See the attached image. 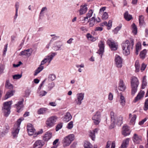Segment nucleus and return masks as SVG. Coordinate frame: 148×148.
Returning <instances> with one entry per match:
<instances>
[{
	"mask_svg": "<svg viewBox=\"0 0 148 148\" xmlns=\"http://www.w3.org/2000/svg\"><path fill=\"white\" fill-rule=\"evenodd\" d=\"M12 101H10L4 103L3 106L2 107V110L4 116L5 117L8 116L10 112L11 105Z\"/></svg>",
	"mask_w": 148,
	"mask_h": 148,
	"instance_id": "nucleus-2",
	"label": "nucleus"
},
{
	"mask_svg": "<svg viewBox=\"0 0 148 148\" xmlns=\"http://www.w3.org/2000/svg\"><path fill=\"white\" fill-rule=\"evenodd\" d=\"M129 140L130 139L127 138L123 140L121 146V148H126L129 144Z\"/></svg>",
	"mask_w": 148,
	"mask_h": 148,
	"instance_id": "nucleus-29",
	"label": "nucleus"
},
{
	"mask_svg": "<svg viewBox=\"0 0 148 148\" xmlns=\"http://www.w3.org/2000/svg\"><path fill=\"white\" fill-rule=\"evenodd\" d=\"M125 19L127 21H129L132 18V16L129 14L128 12H126L124 14Z\"/></svg>",
	"mask_w": 148,
	"mask_h": 148,
	"instance_id": "nucleus-33",
	"label": "nucleus"
},
{
	"mask_svg": "<svg viewBox=\"0 0 148 148\" xmlns=\"http://www.w3.org/2000/svg\"><path fill=\"white\" fill-rule=\"evenodd\" d=\"M115 61L117 67L121 68L122 67L123 60L122 58L119 56L116 55L115 56Z\"/></svg>",
	"mask_w": 148,
	"mask_h": 148,
	"instance_id": "nucleus-12",
	"label": "nucleus"
},
{
	"mask_svg": "<svg viewBox=\"0 0 148 148\" xmlns=\"http://www.w3.org/2000/svg\"><path fill=\"white\" fill-rule=\"evenodd\" d=\"M86 37L89 40L92 41H94V38L92 36H91L90 34L88 33L86 35Z\"/></svg>",
	"mask_w": 148,
	"mask_h": 148,
	"instance_id": "nucleus-50",
	"label": "nucleus"
},
{
	"mask_svg": "<svg viewBox=\"0 0 148 148\" xmlns=\"http://www.w3.org/2000/svg\"><path fill=\"white\" fill-rule=\"evenodd\" d=\"M111 144V142L108 141L106 144V148H110V146ZM115 144L114 142H112L111 144V148H115Z\"/></svg>",
	"mask_w": 148,
	"mask_h": 148,
	"instance_id": "nucleus-34",
	"label": "nucleus"
},
{
	"mask_svg": "<svg viewBox=\"0 0 148 148\" xmlns=\"http://www.w3.org/2000/svg\"><path fill=\"white\" fill-rule=\"evenodd\" d=\"M146 76H145L143 77V81H142V88L143 89H144L145 88V87L147 85V82H146Z\"/></svg>",
	"mask_w": 148,
	"mask_h": 148,
	"instance_id": "nucleus-37",
	"label": "nucleus"
},
{
	"mask_svg": "<svg viewBox=\"0 0 148 148\" xmlns=\"http://www.w3.org/2000/svg\"><path fill=\"white\" fill-rule=\"evenodd\" d=\"M22 77L21 75L17 74L13 76V78L14 79H18L21 78Z\"/></svg>",
	"mask_w": 148,
	"mask_h": 148,
	"instance_id": "nucleus-55",
	"label": "nucleus"
},
{
	"mask_svg": "<svg viewBox=\"0 0 148 148\" xmlns=\"http://www.w3.org/2000/svg\"><path fill=\"white\" fill-rule=\"evenodd\" d=\"M84 94L82 93H80L77 94V101H76L77 104L80 105L82 103V101L84 99Z\"/></svg>",
	"mask_w": 148,
	"mask_h": 148,
	"instance_id": "nucleus-22",
	"label": "nucleus"
},
{
	"mask_svg": "<svg viewBox=\"0 0 148 148\" xmlns=\"http://www.w3.org/2000/svg\"><path fill=\"white\" fill-rule=\"evenodd\" d=\"M132 32L135 34L137 33V28L136 26L134 23H133L132 25Z\"/></svg>",
	"mask_w": 148,
	"mask_h": 148,
	"instance_id": "nucleus-44",
	"label": "nucleus"
},
{
	"mask_svg": "<svg viewBox=\"0 0 148 148\" xmlns=\"http://www.w3.org/2000/svg\"><path fill=\"white\" fill-rule=\"evenodd\" d=\"M62 127V123H58L56 126V131H58L60 129H61Z\"/></svg>",
	"mask_w": 148,
	"mask_h": 148,
	"instance_id": "nucleus-49",
	"label": "nucleus"
},
{
	"mask_svg": "<svg viewBox=\"0 0 148 148\" xmlns=\"http://www.w3.org/2000/svg\"><path fill=\"white\" fill-rule=\"evenodd\" d=\"M8 47V44H6L4 46V50L3 52V54L5 55V54L6 52L7 51Z\"/></svg>",
	"mask_w": 148,
	"mask_h": 148,
	"instance_id": "nucleus-61",
	"label": "nucleus"
},
{
	"mask_svg": "<svg viewBox=\"0 0 148 148\" xmlns=\"http://www.w3.org/2000/svg\"><path fill=\"white\" fill-rule=\"evenodd\" d=\"M55 86L54 83L52 82L48 84V88H49V90H51Z\"/></svg>",
	"mask_w": 148,
	"mask_h": 148,
	"instance_id": "nucleus-51",
	"label": "nucleus"
},
{
	"mask_svg": "<svg viewBox=\"0 0 148 148\" xmlns=\"http://www.w3.org/2000/svg\"><path fill=\"white\" fill-rule=\"evenodd\" d=\"M47 93V92L45 91H41L40 92V96H43L45 95Z\"/></svg>",
	"mask_w": 148,
	"mask_h": 148,
	"instance_id": "nucleus-59",
	"label": "nucleus"
},
{
	"mask_svg": "<svg viewBox=\"0 0 148 148\" xmlns=\"http://www.w3.org/2000/svg\"><path fill=\"white\" fill-rule=\"evenodd\" d=\"M134 45V41L133 39L130 40V41L126 40L122 43V49L123 50V53L125 55L127 56L130 54V48L131 47L132 49Z\"/></svg>",
	"mask_w": 148,
	"mask_h": 148,
	"instance_id": "nucleus-1",
	"label": "nucleus"
},
{
	"mask_svg": "<svg viewBox=\"0 0 148 148\" xmlns=\"http://www.w3.org/2000/svg\"><path fill=\"white\" fill-rule=\"evenodd\" d=\"M100 112L98 111L92 117V119L94 123L96 125H98L101 121Z\"/></svg>",
	"mask_w": 148,
	"mask_h": 148,
	"instance_id": "nucleus-8",
	"label": "nucleus"
},
{
	"mask_svg": "<svg viewBox=\"0 0 148 148\" xmlns=\"http://www.w3.org/2000/svg\"><path fill=\"white\" fill-rule=\"evenodd\" d=\"M56 54V53H52L50 55L47 56V58H45L41 61V64L40 65L42 66V65L44 64L47 62V60H49V62H50L51 61L52 59L55 56Z\"/></svg>",
	"mask_w": 148,
	"mask_h": 148,
	"instance_id": "nucleus-13",
	"label": "nucleus"
},
{
	"mask_svg": "<svg viewBox=\"0 0 148 148\" xmlns=\"http://www.w3.org/2000/svg\"><path fill=\"white\" fill-rule=\"evenodd\" d=\"M23 119V118L19 119L17 120L16 123L14 125L12 132V135L14 138L17 136L20 130V125Z\"/></svg>",
	"mask_w": 148,
	"mask_h": 148,
	"instance_id": "nucleus-5",
	"label": "nucleus"
},
{
	"mask_svg": "<svg viewBox=\"0 0 148 148\" xmlns=\"http://www.w3.org/2000/svg\"><path fill=\"white\" fill-rule=\"evenodd\" d=\"M46 79H45L43 81H42V83L40 84V85L38 87V90H40L41 87L44 84V82L45 81Z\"/></svg>",
	"mask_w": 148,
	"mask_h": 148,
	"instance_id": "nucleus-63",
	"label": "nucleus"
},
{
	"mask_svg": "<svg viewBox=\"0 0 148 148\" xmlns=\"http://www.w3.org/2000/svg\"><path fill=\"white\" fill-rule=\"evenodd\" d=\"M98 131V129L95 128L92 131H91L90 132L89 136L93 140H95V135L96 134H97Z\"/></svg>",
	"mask_w": 148,
	"mask_h": 148,
	"instance_id": "nucleus-23",
	"label": "nucleus"
},
{
	"mask_svg": "<svg viewBox=\"0 0 148 148\" xmlns=\"http://www.w3.org/2000/svg\"><path fill=\"white\" fill-rule=\"evenodd\" d=\"M147 53V50L146 49H144L142 51L140 52V58L143 59L145 58L146 53Z\"/></svg>",
	"mask_w": 148,
	"mask_h": 148,
	"instance_id": "nucleus-38",
	"label": "nucleus"
},
{
	"mask_svg": "<svg viewBox=\"0 0 148 148\" xmlns=\"http://www.w3.org/2000/svg\"><path fill=\"white\" fill-rule=\"evenodd\" d=\"M132 116V114L131 113H130L129 114V119H131L130 123V124L134 125L135 124L136 120V116L135 114H134L133 115V116L131 118Z\"/></svg>",
	"mask_w": 148,
	"mask_h": 148,
	"instance_id": "nucleus-27",
	"label": "nucleus"
},
{
	"mask_svg": "<svg viewBox=\"0 0 148 148\" xmlns=\"http://www.w3.org/2000/svg\"><path fill=\"white\" fill-rule=\"evenodd\" d=\"M43 68L44 67L43 66L40 65L35 70L34 75L35 76L37 75L43 69Z\"/></svg>",
	"mask_w": 148,
	"mask_h": 148,
	"instance_id": "nucleus-35",
	"label": "nucleus"
},
{
	"mask_svg": "<svg viewBox=\"0 0 148 148\" xmlns=\"http://www.w3.org/2000/svg\"><path fill=\"white\" fill-rule=\"evenodd\" d=\"M5 87L8 89H12L13 88V86L10 83L9 80H7L6 81Z\"/></svg>",
	"mask_w": 148,
	"mask_h": 148,
	"instance_id": "nucleus-39",
	"label": "nucleus"
},
{
	"mask_svg": "<svg viewBox=\"0 0 148 148\" xmlns=\"http://www.w3.org/2000/svg\"><path fill=\"white\" fill-rule=\"evenodd\" d=\"M121 27V26H119L116 27L114 30L113 32L115 34L117 33L120 30Z\"/></svg>",
	"mask_w": 148,
	"mask_h": 148,
	"instance_id": "nucleus-53",
	"label": "nucleus"
},
{
	"mask_svg": "<svg viewBox=\"0 0 148 148\" xmlns=\"http://www.w3.org/2000/svg\"><path fill=\"white\" fill-rule=\"evenodd\" d=\"M147 65L145 64L144 63H143L142 64L141 67L140 68V71L142 72H143V71H144L146 68V67Z\"/></svg>",
	"mask_w": 148,
	"mask_h": 148,
	"instance_id": "nucleus-57",
	"label": "nucleus"
},
{
	"mask_svg": "<svg viewBox=\"0 0 148 148\" xmlns=\"http://www.w3.org/2000/svg\"><path fill=\"white\" fill-rule=\"evenodd\" d=\"M135 66L136 68L135 71L136 72H138L140 71V65L138 60H136L135 63Z\"/></svg>",
	"mask_w": 148,
	"mask_h": 148,
	"instance_id": "nucleus-42",
	"label": "nucleus"
},
{
	"mask_svg": "<svg viewBox=\"0 0 148 148\" xmlns=\"http://www.w3.org/2000/svg\"><path fill=\"white\" fill-rule=\"evenodd\" d=\"M93 12L92 10H90L89 11L88 13L87 14L86 16L84 17V19L82 21H86L88 20V18H90L92 15Z\"/></svg>",
	"mask_w": 148,
	"mask_h": 148,
	"instance_id": "nucleus-30",
	"label": "nucleus"
},
{
	"mask_svg": "<svg viewBox=\"0 0 148 148\" xmlns=\"http://www.w3.org/2000/svg\"><path fill=\"white\" fill-rule=\"evenodd\" d=\"M98 47L99 48V49L98 51L97 52V53L99 55H101V58L104 51V42L102 40L100 41L98 44Z\"/></svg>",
	"mask_w": 148,
	"mask_h": 148,
	"instance_id": "nucleus-10",
	"label": "nucleus"
},
{
	"mask_svg": "<svg viewBox=\"0 0 148 148\" xmlns=\"http://www.w3.org/2000/svg\"><path fill=\"white\" fill-rule=\"evenodd\" d=\"M44 144V142L42 141L38 140L35 142L33 147L34 148H41L43 146Z\"/></svg>",
	"mask_w": 148,
	"mask_h": 148,
	"instance_id": "nucleus-16",
	"label": "nucleus"
},
{
	"mask_svg": "<svg viewBox=\"0 0 148 148\" xmlns=\"http://www.w3.org/2000/svg\"><path fill=\"white\" fill-rule=\"evenodd\" d=\"M33 52L32 49H28L21 51L20 54V56H25L27 57L30 56Z\"/></svg>",
	"mask_w": 148,
	"mask_h": 148,
	"instance_id": "nucleus-14",
	"label": "nucleus"
},
{
	"mask_svg": "<svg viewBox=\"0 0 148 148\" xmlns=\"http://www.w3.org/2000/svg\"><path fill=\"white\" fill-rule=\"evenodd\" d=\"M57 118L56 116H51L46 121V123L48 127H51L55 124Z\"/></svg>",
	"mask_w": 148,
	"mask_h": 148,
	"instance_id": "nucleus-7",
	"label": "nucleus"
},
{
	"mask_svg": "<svg viewBox=\"0 0 148 148\" xmlns=\"http://www.w3.org/2000/svg\"><path fill=\"white\" fill-rule=\"evenodd\" d=\"M103 28L101 27H96L95 29V31H101L103 30Z\"/></svg>",
	"mask_w": 148,
	"mask_h": 148,
	"instance_id": "nucleus-58",
	"label": "nucleus"
},
{
	"mask_svg": "<svg viewBox=\"0 0 148 148\" xmlns=\"http://www.w3.org/2000/svg\"><path fill=\"white\" fill-rule=\"evenodd\" d=\"M107 44L112 50L115 51L117 49V45L112 39L111 38L108 39L107 41Z\"/></svg>",
	"mask_w": 148,
	"mask_h": 148,
	"instance_id": "nucleus-9",
	"label": "nucleus"
},
{
	"mask_svg": "<svg viewBox=\"0 0 148 148\" xmlns=\"http://www.w3.org/2000/svg\"><path fill=\"white\" fill-rule=\"evenodd\" d=\"M62 45H60L59 46H56L54 47V50L56 51L59 50L61 46Z\"/></svg>",
	"mask_w": 148,
	"mask_h": 148,
	"instance_id": "nucleus-64",
	"label": "nucleus"
},
{
	"mask_svg": "<svg viewBox=\"0 0 148 148\" xmlns=\"http://www.w3.org/2000/svg\"><path fill=\"white\" fill-rule=\"evenodd\" d=\"M52 136V133L48 131L46 132L43 137V139L45 141H47L50 139Z\"/></svg>",
	"mask_w": 148,
	"mask_h": 148,
	"instance_id": "nucleus-25",
	"label": "nucleus"
},
{
	"mask_svg": "<svg viewBox=\"0 0 148 148\" xmlns=\"http://www.w3.org/2000/svg\"><path fill=\"white\" fill-rule=\"evenodd\" d=\"M47 110V109L46 108H41L38 110L37 113L39 114H44L45 113Z\"/></svg>",
	"mask_w": 148,
	"mask_h": 148,
	"instance_id": "nucleus-40",
	"label": "nucleus"
},
{
	"mask_svg": "<svg viewBox=\"0 0 148 148\" xmlns=\"http://www.w3.org/2000/svg\"><path fill=\"white\" fill-rule=\"evenodd\" d=\"M75 138V136L73 134H71L64 137L62 140L63 146L66 147L69 145Z\"/></svg>",
	"mask_w": 148,
	"mask_h": 148,
	"instance_id": "nucleus-6",
	"label": "nucleus"
},
{
	"mask_svg": "<svg viewBox=\"0 0 148 148\" xmlns=\"http://www.w3.org/2000/svg\"><path fill=\"white\" fill-rule=\"evenodd\" d=\"M47 10V8L46 7H44L42 8L40 14L39 16L41 17L44 16V12L45 11H46Z\"/></svg>",
	"mask_w": 148,
	"mask_h": 148,
	"instance_id": "nucleus-46",
	"label": "nucleus"
},
{
	"mask_svg": "<svg viewBox=\"0 0 148 148\" xmlns=\"http://www.w3.org/2000/svg\"><path fill=\"white\" fill-rule=\"evenodd\" d=\"M72 118V116L70 113L67 112L65 115L63 119V121L64 122H67L71 120Z\"/></svg>",
	"mask_w": 148,
	"mask_h": 148,
	"instance_id": "nucleus-26",
	"label": "nucleus"
},
{
	"mask_svg": "<svg viewBox=\"0 0 148 148\" xmlns=\"http://www.w3.org/2000/svg\"><path fill=\"white\" fill-rule=\"evenodd\" d=\"M126 88V86L125 84L123 81L122 79H120L118 86V89L120 91H123Z\"/></svg>",
	"mask_w": 148,
	"mask_h": 148,
	"instance_id": "nucleus-20",
	"label": "nucleus"
},
{
	"mask_svg": "<svg viewBox=\"0 0 148 148\" xmlns=\"http://www.w3.org/2000/svg\"><path fill=\"white\" fill-rule=\"evenodd\" d=\"M87 6V5L86 4L80 6V9L79 10L80 15H82L86 13L88 10Z\"/></svg>",
	"mask_w": 148,
	"mask_h": 148,
	"instance_id": "nucleus-19",
	"label": "nucleus"
},
{
	"mask_svg": "<svg viewBox=\"0 0 148 148\" xmlns=\"http://www.w3.org/2000/svg\"><path fill=\"white\" fill-rule=\"evenodd\" d=\"M139 82L137 78L134 77L131 79V84L132 88V94L134 95L137 90Z\"/></svg>",
	"mask_w": 148,
	"mask_h": 148,
	"instance_id": "nucleus-3",
	"label": "nucleus"
},
{
	"mask_svg": "<svg viewBox=\"0 0 148 148\" xmlns=\"http://www.w3.org/2000/svg\"><path fill=\"white\" fill-rule=\"evenodd\" d=\"M27 129L28 134L30 136H33L34 138L36 137L38 135L42 134L43 132L42 130L37 132H36V130L33 127L32 125L30 123L28 124L27 125Z\"/></svg>",
	"mask_w": 148,
	"mask_h": 148,
	"instance_id": "nucleus-4",
	"label": "nucleus"
},
{
	"mask_svg": "<svg viewBox=\"0 0 148 148\" xmlns=\"http://www.w3.org/2000/svg\"><path fill=\"white\" fill-rule=\"evenodd\" d=\"M56 76L54 75L51 74L49 75L48 79L49 80L52 81L56 79Z\"/></svg>",
	"mask_w": 148,
	"mask_h": 148,
	"instance_id": "nucleus-47",
	"label": "nucleus"
},
{
	"mask_svg": "<svg viewBox=\"0 0 148 148\" xmlns=\"http://www.w3.org/2000/svg\"><path fill=\"white\" fill-rule=\"evenodd\" d=\"M148 109V99H147L145 103L144 110H147Z\"/></svg>",
	"mask_w": 148,
	"mask_h": 148,
	"instance_id": "nucleus-54",
	"label": "nucleus"
},
{
	"mask_svg": "<svg viewBox=\"0 0 148 148\" xmlns=\"http://www.w3.org/2000/svg\"><path fill=\"white\" fill-rule=\"evenodd\" d=\"M112 22L111 20H109L107 24V29H109L111 27L112 25Z\"/></svg>",
	"mask_w": 148,
	"mask_h": 148,
	"instance_id": "nucleus-56",
	"label": "nucleus"
},
{
	"mask_svg": "<svg viewBox=\"0 0 148 148\" xmlns=\"http://www.w3.org/2000/svg\"><path fill=\"white\" fill-rule=\"evenodd\" d=\"M96 21V19L94 17H93L89 19L88 22H90L89 24L90 27H92L95 24Z\"/></svg>",
	"mask_w": 148,
	"mask_h": 148,
	"instance_id": "nucleus-32",
	"label": "nucleus"
},
{
	"mask_svg": "<svg viewBox=\"0 0 148 148\" xmlns=\"http://www.w3.org/2000/svg\"><path fill=\"white\" fill-rule=\"evenodd\" d=\"M15 92V91L14 90H9L8 91L5 95V99H7L8 98L14 95V93Z\"/></svg>",
	"mask_w": 148,
	"mask_h": 148,
	"instance_id": "nucleus-28",
	"label": "nucleus"
},
{
	"mask_svg": "<svg viewBox=\"0 0 148 148\" xmlns=\"http://www.w3.org/2000/svg\"><path fill=\"white\" fill-rule=\"evenodd\" d=\"M110 116L111 119V124L109 126L110 129L113 128L114 127L115 124V118L114 113L113 112H111L110 113Z\"/></svg>",
	"mask_w": 148,
	"mask_h": 148,
	"instance_id": "nucleus-21",
	"label": "nucleus"
},
{
	"mask_svg": "<svg viewBox=\"0 0 148 148\" xmlns=\"http://www.w3.org/2000/svg\"><path fill=\"white\" fill-rule=\"evenodd\" d=\"M116 116L114 115L115 123L119 126H121L123 123V117L119 116L116 119Z\"/></svg>",
	"mask_w": 148,
	"mask_h": 148,
	"instance_id": "nucleus-24",
	"label": "nucleus"
},
{
	"mask_svg": "<svg viewBox=\"0 0 148 148\" xmlns=\"http://www.w3.org/2000/svg\"><path fill=\"white\" fill-rule=\"evenodd\" d=\"M23 102L24 99H22L21 100L18 101L16 104L14 105V106L16 107L17 111L18 112H20L22 110L23 106Z\"/></svg>",
	"mask_w": 148,
	"mask_h": 148,
	"instance_id": "nucleus-11",
	"label": "nucleus"
},
{
	"mask_svg": "<svg viewBox=\"0 0 148 148\" xmlns=\"http://www.w3.org/2000/svg\"><path fill=\"white\" fill-rule=\"evenodd\" d=\"M73 127V122L71 121L69 122L67 126V128L68 129H71Z\"/></svg>",
	"mask_w": 148,
	"mask_h": 148,
	"instance_id": "nucleus-48",
	"label": "nucleus"
},
{
	"mask_svg": "<svg viewBox=\"0 0 148 148\" xmlns=\"http://www.w3.org/2000/svg\"><path fill=\"white\" fill-rule=\"evenodd\" d=\"M108 18V13L105 12L104 13L102 17V19L103 20H105Z\"/></svg>",
	"mask_w": 148,
	"mask_h": 148,
	"instance_id": "nucleus-52",
	"label": "nucleus"
},
{
	"mask_svg": "<svg viewBox=\"0 0 148 148\" xmlns=\"http://www.w3.org/2000/svg\"><path fill=\"white\" fill-rule=\"evenodd\" d=\"M113 98V95L111 93H110L108 96V99L110 100H112Z\"/></svg>",
	"mask_w": 148,
	"mask_h": 148,
	"instance_id": "nucleus-62",
	"label": "nucleus"
},
{
	"mask_svg": "<svg viewBox=\"0 0 148 148\" xmlns=\"http://www.w3.org/2000/svg\"><path fill=\"white\" fill-rule=\"evenodd\" d=\"M120 102L121 105L123 106L125 105V97L122 95L120 96Z\"/></svg>",
	"mask_w": 148,
	"mask_h": 148,
	"instance_id": "nucleus-41",
	"label": "nucleus"
},
{
	"mask_svg": "<svg viewBox=\"0 0 148 148\" xmlns=\"http://www.w3.org/2000/svg\"><path fill=\"white\" fill-rule=\"evenodd\" d=\"M85 148H93L92 145L88 142H86L84 145Z\"/></svg>",
	"mask_w": 148,
	"mask_h": 148,
	"instance_id": "nucleus-45",
	"label": "nucleus"
},
{
	"mask_svg": "<svg viewBox=\"0 0 148 148\" xmlns=\"http://www.w3.org/2000/svg\"><path fill=\"white\" fill-rule=\"evenodd\" d=\"M132 139L135 143L139 144L142 141V137L136 134H134L133 137Z\"/></svg>",
	"mask_w": 148,
	"mask_h": 148,
	"instance_id": "nucleus-15",
	"label": "nucleus"
},
{
	"mask_svg": "<svg viewBox=\"0 0 148 148\" xmlns=\"http://www.w3.org/2000/svg\"><path fill=\"white\" fill-rule=\"evenodd\" d=\"M122 134L125 136L128 135L130 134L129 127L127 125H125L123 127Z\"/></svg>",
	"mask_w": 148,
	"mask_h": 148,
	"instance_id": "nucleus-17",
	"label": "nucleus"
},
{
	"mask_svg": "<svg viewBox=\"0 0 148 148\" xmlns=\"http://www.w3.org/2000/svg\"><path fill=\"white\" fill-rule=\"evenodd\" d=\"M147 120V119L145 118L144 119H143L141 121H140L139 123V124L140 125H141L143 124Z\"/></svg>",
	"mask_w": 148,
	"mask_h": 148,
	"instance_id": "nucleus-60",
	"label": "nucleus"
},
{
	"mask_svg": "<svg viewBox=\"0 0 148 148\" xmlns=\"http://www.w3.org/2000/svg\"><path fill=\"white\" fill-rule=\"evenodd\" d=\"M141 49V45L139 43H137L136 45V51L135 53L136 55L138 54V51Z\"/></svg>",
	"mask_w": 148,
	"mask_h": 148,
	"instance_id": "nucleus-43",
	"label": "nucleus"
},
{
	"mask_svg": "<svg viewBox=\"0 0 148 148\" xmlns=\"http://www.w3.org/2000/svg\"><path fill=\"white\" fill-rule=\"evenodd\" d=\"M9 129L10 127L8 125L6 124L3 127V128L1 129L0 132V134L2 136H4L6 134L8 133Z\"/></svg>",
	"mask_w": 148,
	"mask_h": 148,
	"instance_id": "nucleus-18",
	"label": "nucleus"
},
{
	"mask_svg": "<svg viewBox=\"0 0 148 148\" xmlns=\"http://www.w3.org/2000/svg\"><path fill=\"white\" fill-rule=\"evenodd\" d=\"M145 94V92L143 91H140L138 93L136 97L135 98V101H138L140 99L144 96Z\"/></svg>",
	"mask_w": 148,
	"mask_h": 148,
	"instance_id": "nucleus-31",
	"label": "nucleus"
},
{
	"mask_svg": "<svg viewBox=\"0 0 148 148\" xmlns=\"http://www.w3.org/2000/svg\"><path fill=\"white\" fill-rule=\"evenodd\" d=\"M139 21L140 25L142 26L145 25L144 18L143 16L140 15L139 16Z\"/></svg>",
	"mask_w": 148,
	"mask_h": 148,
	"instance_id": "nucleus-36",
	"label": "nucleus"
}]
</instances>
